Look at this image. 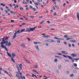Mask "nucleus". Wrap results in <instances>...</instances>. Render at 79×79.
<instances>
[{
	"instance_id": "obj_18",
	"label": "nucleus",
	"mask_w": 79,
	"mask_h": 79,
	"mask_svg": "<svg viewBox=\"0 0 79 79\" xmlns=\"http://www.w3.org/2000/svg\"><path fill=\"white\" fill-rule=\"evenodd\" d=\"M67 57H68L69 58V59H71V60H73V57H71V56H67Z\"/></svg>"
},
{
	"instance_id": "obj_57",
	"label": "nucleus",
	"mask_w": 79,
	"mask_h": 79,
	"mask_svg": "<svg viewBox=\"0 0 79 79\" xmlns=\"http://www.w3.org/2000/svg\"><path fill=\"white\" fill-rule=\"evenodd\" d=\"M57 42L58 43H60V40H57Z\"/></svg>"
},
{
	"instance_id": "obj_27",
	"label": "nucleus",
	"mask_w": 79,
	"mask_h": 79,
	"mask_svg": "<svg viewBox=\"0 0 79 79\" xmlns=\"http://www.w3.org/2000/svg\"><path fill=\"white\" fill-rule=\"evenodd\" d=\"M64 54H65V55H67V54H68V52L66 51H64Z\"/></svg>"
},
{
	"instance_id": "obj_43",
	"label": "nucleus",
	"mask_w": 79,
	"mask_h": 79,
	"mask_svg": "<svg viewBox=\"0 0 79 79\" xmlns=\"http://www.w3.org/2000/svg\"><path fill=\"white\" fill-rule=\"evenodd\" d=\"M19 66L20 68V69H22V67H21V66H20V65H19Z\"/></svg>"
},
{
	"instance_id": "obj_55",
	"label": "nucleus",
	"mask_w": 79,
	"mask_h": 79,
	"mask_svg": "<svg viewBox=\"0 0 79 79\" xmlns=\"http://www.w3.org/2000/svg\"><path fill=\"white\" fill-rule=\"evenodd\" d=\"M47 22L48 23H49V24H50V21H47Z\"/></svg>"
},
{
	"instance_id": "obj_25",
	"label": "nucleus",
	"mask_w": 79,
	"mask_h": 79,
	"mask_svg": "<svg viewBox=\"0 0 79 79\" xmlns=\"http://www.w3.org/2000/svg\"><path fill=\"white\" fill-rule=\"evenodd\" d=\"M70 77H74V75L73 74H72L70 75Z\"/></svg>"
},
{
	"instance_id": "obj_1",
	"label": "nucleus",
	"mask_w": 79,
	"mask_h": 79,
	"mask_svg": "<svg viewBox=\"0 0 79 79\" xmlns=\"http://www.w3.org/2000/svg\"><path fill=\"white\" fill-rule=\"evenodd\" d=\"M25 31V29H22L21 30H19L17 31H16L14 34V35L12 38V39H15V38L16 37V34H17V33L18 34H20V33L23 32V31Z\"/></svg>"
},
{
	"instance_id": "obj_34",
	"label": "nucleus",
	"mask_w": 79,
	"mask_h": 79,
	"mask_svg": "<svg viewBox=\"0 0 79 79\" xmlns=\"http://www.w3.org/2000/svg\"><path fill=\"white\" fill-rule=\"evenodd\" d=\"M34 44H38V42H34Z\"/></svg>"
},
{
	"instance_id": "obj_26",
	"label": "nucleus",
	"mask_w": 79,
	"mask_h": 79,
	"mask_svg": "<svg viewBox=\"0 0 79 79\" xmlns=\"http://www.w3.org/2000/svg\"><path fill=\"white\" fill-rule=\"evenodd\" d=\"M30 18L31 19H33V18H34V16H30Z\"/></svg>"
},
{
	"instance_id": "obj_33",
	"label": "nucleus",
	"mask_w": 79,
	"mask_h": 79,
	"mask_svg": "<svg viewBox=\"0 0 79 79\" xmlns=\"http://www.w3.org/2000/svg\"><path fill=\"white\" fill-rule=\"evenodd\" d=\"M34 4H35V5H38V6L39 5H38V3H37L36 2H35L34 3Z\"/></svg>"
},
{
	"instance_id": "obj_62",
	"label": "nucleus",
	"mask_w": 79,
	"mask_h": 79,
	"mask_svg": "<svg viewBox=\"0 0 79 79\" xmlns=\"http://www.w3.org/2000/svg\"><path fill=\"white\" fill-rule=\"evenodd\" d=\"M66 73H67V74H69V72L68 71H67Z\"/></svg>"
},
{
	"instance_id": "obj_24",
	"label": "nucleus",
	"mask_w": 79,
	"mask_h": 79,
	"mask_svg": "<svg viewBox=\"0 0 79 79\" xmlns=\"http://www.w3.org/2000/svg\"><path fill=\"white\" fill-rule=\"evenodd\" d=\"M63 39L62 38H57V40H62Z\"/></svg>"
},
{
	"instance_id": "obj_56",
	"label": "nucleus",
	"mask_w": 79,
	"mask_h": 79,
	"mask_svg": "<svg viewBox=\"0 0 79 79\" xmlns=\"http://www.w3.org/2000/svg\"><path fill=\"white\" fill-rule=\"evenodd\" d=\"M54 39H56L57 40H58V38L56 37H54Z\"/></svg>"
},
{
	"instance_id": "obj_16",
	"label": "nucleus",
	"mask_w": 79,
	"mask_h": 79,
	"mask_svg": "<svg viewBox=\"0 0 79 79\" xmlns=\"http://www.w3.org/2000/svg\"><path fill=\"white\" fill-rule=\"evenodd\" d=\"M11 58V60L12 61H13V63H15V61L14 59H13V58L12 57Z\"/></svg>"
},
{
	"instance_id": "obj_30",
	"label": "nucleus",
	"mask_w": 79,
	"mask_h": 79,
	"mask_svg": "<svg viewBox=\"0 0 79 79\" xmlns=\"http://www.w3.org/2000/svg\"><path fill=\"white\" fill-rule=\"evenodd\" d=\"M1 47H2V48H5V47H6L3 45H2L1 46Z\"/></svg>"
},
{
	"instance_id": "obj_21",
	"label": "nucleus",
	"mask_w": 79,
	"mask_h": 79,
	"mask_svg": "<svg viewBox=\"0 0 79 79\" xmlns=\"http://www.w3.org/2000/svg\"><path fill=\"white\" fill-rule=\"evenodd\" d=\"M19 7V5H17L16 6H15L14 7L15 9H16V8H18Z\"/></svg>"
},
{
	"instance_id": "obj_11",
	"label": "nucleus",
	"mask_w": 79,
	"mask_h": 79,
	"mask_svg": "<svg viewBox=\"0 0 79 79\" xmlns=\"http://www.w3.org/2000/svg\"><path fill=\"white\" fill-rule=\"evenodd\" d=\"M24 60L25 61H26V62H27V63H29V60H28L27 59H25V58H24Z\"/></svg>"
},
{
	"instance_id": "obj_28",
	"label": "nucleus",
	"mask_w": 79,
	"mask_h": 79,
	"mask_svg": "<svg viewBox=\"0 0 79 79\" xmlns=\"http://www.w3.org/2000/svg\"><path fill=\"white\" fill-rule=\"evenodd\" d=\"M74 60H76V61L77 62V60H79V59H74Z\"/></svg>"
},
{
	"instance_id": "obj_5",
	"label": "nucleus",
	"mask_w": 79,
	"mask_h": 79,
	"mask_svg": "<svg viewBox=\"0 0 79 79\" xmlns=\"http://www.w3.org/2000/svg\"><path fill=\"white\" fill-rule=\"evenodd\" d=\"M21 47H23V48H25V47H26L25 46V45H24V44H21Z\"/></svg>"
},
{
	"instance_id": "obj_63",
	"label": "nucleus",
	"mask_w": 79,
	"mask_h": 79,
	"mask_svg": "<svg viewBox=\"0 0 79 79\" xmlns=\"http://www.w3.org/2000/svg\"><path fill=\"white\" fill-rule=\"evenodd\" d=\"M54 15H56V12H54Z\"/></svg>"
},
{
	"instance_id": "obj_53",
	"label": "nucleus",
	"mask_w": 79,
	"mask_h": 79,
	"mask_svg": "<svg viewBox=\"0 0 79 79\" xmlns=\"http://www.w3.org/2000/svg\"><path fill=\"white\" fill-rule=\"evenodd\" d=\"M8 41H7L6 42L5 41V42H4V43H5V44H8Z\"/></svg>"
},
{
	"instance_id": "obj_40",
	"label": "nucleus",
	"mask_w": 79,
	"mask_h": 79,
	"mask_svg": "<svg viewBox=\"0 0 79 79\" xmlns=\"http://www.w3.org/2000/svg\"><path fill=\"white\" fill-rule=\"evenodd\" d=\"M27 31H28V32H30V28L29 29V28L27 29Z\"/></svg>"
},
{
	"instance_id": "obj_46",
	"label": "nucleus",
	"mask_w": 79,
	"mask_h": 79,
	"mask_svg": "<svg viewBox=\"0 0 79 79\" xmlns=\"http://www.w3.org/2000/svg\"><path fill=\"white\" fill-rule=\"evenodd\" d=\"M63 56H64V57H65V58H68V56H66L64 55H63Z\"/></svg>"
},
{
	"instance_id": "obj_38",
	"label": "nucleus",
	"mask_w": 79,
	"mask_h": 79,
	"mask_svg": "<svg viewBox=\"0 0 79 79\" xmlns=\"http://www.w3.org/2000/svg\"><path fill=\"white\" fill-rule=\"evenodd\" d=\"M10 22H11V23H14V22H15V20H10Z\"/></svg>"
},
{
	"instance_id": "obj_41",
	"label": "nucleus",
	"mask_w": 79,
	"mask_h": 79,
	"mask_svg": "<svg viewBox=\"0 0 79 79\" xmlns=\"http://www.w3.org/2000/svg\"><path fill=\"white\" fill-rule=\"evenodd\" d=\"M32 77H34V76H35V75H34V74H33V73H32Z\"/></svg>"
},
{
	"instance_id": "obj_29",
	"label": "nucleus",
	"mask_w": 79,
	"mask_h": 79,
	"mask_svg": "<svg viewBox=\"0 0 79 79\" xmlns=\"http://www.w3.org/2000/svg\"><path fill=\"white\" fill-rule=\"evenodd\" d=\"M32 9L34 11H36V9L35 8H32Z\"/></svg>"
},
{
	"instance_id": "obj_19",
	"label": "nucleus",
	"mask_w": 79,
	"mask_h": 79,
	"mask_svg": "<svg viewBox=\"0 0 79 79\" xmlns=\"http://www.w3.org/2000/svg\"><path fill=\"white\" fill-rule=\"evenodd\" d=\"M11 42H9L8 45V47H9V46H11Z\"/></svg>"
},
{
	"instance_id": "obj_44",
	"label": "nucleus",
	"mask_w": 79,
	"mask_h": 79,
	"mask_svg": "<svg viewBox=\"0 0 79 79\" xmlns=\"http://www.w3.org/2000/svg\"><path fill=\"white\" fill-rule=\"evenodd\" d=\"M5 12L6 13H8V11H7V10H5Z\"/></svg>"
},
{
	"instance_id": "obj_23",
	"label": "nucleus",
	"mask_w": 79,
	"mask_h": 79,
	"mask_svg": "<svg viewBox=\"0 0 79 79\" xmlns=\"http://www.w3.org/2000/svg\"><path fill=\"white\" fill-rule=\"evenodd\" d=\"M73 65L75 67H77V64L76 63H74L73 64Z\"/></svg>"
},
{
	"instance_id": "obj_31",
	"label": "nucleus",
	"mask_w": 79,
	"mask_h": 79,
	"mask_svg": "<svg viewBox=\"0 0 79 79\" xmlns=\"http://www.w3.org/2000/svg\"><path fill=\"white\" fill-rule=\"evenodd\" d=\"M54 62H56V63H57V62H58V60H57V59H56L54 60Z\"/></svg>"
},
{
	"instance_id": "obj_35",
	"label": "nucleus",
	"mask_w": 79,
	"mask_h": 79,
	"mask_svg": "<svg viewBox=\"0 0 79 79\" xmlns=\"http://www.w3.org/2000/svg\"><path fill=\"white\" fill-rule=\"evenodd\" d=\"M66 5V3H64L63 5V6L64 7H65V6Z\"/></svg>"
},
{
	"instance_id": "obj_7",
	"label": "nucleus",
	"mask_w": 79,
	"mask_h": 79,
	"mask_svg": "<svg viewBox=\"0 0 79 79\" xmlns=\"http://www.w3.org/2000/svg\"><path fill=\"white\" fill-rule=\"evenodd\" d=\"M15 56H16V55H15V53H12V58H14Z\"/></svg>"
},
{
	"instance_id": "obj_2",
	"label": "nucleus",
	"mask_w": 79,
	"mask_h": 79,
	"mask_svg": "<svg viewBox=\"0 0 79 79\" xmlns=\"http://www.w3.org/2000/svg\"><path fill=\"white\" fill-rule=\"evenodd\" d=\"M43 37L44 38H46L47 39L48 38V37H50V36H49L48 35H47L46 36L45 35L44 36H43Z\"/></svg>"
},
{
	"instance_id": "obj_48",
	"label": "nucleus",
	"mask_w": 79,
	"mask_h": 79,
	"mask_svg": "<svg viewBox=\"0 0 79 79\" xmlns=\"http://www.w3.org/2000/svg\"><path fill=\"white\" fill-rule=\"evenodd\" d=\"M27 39H28V41H31V39L29 38H27Z\"/></svg>"
},
{
	"instance_id": "obj_8",
	"label": "nucleus",
	"mask_w": 79,
	"mask_h": 79,
	"mask_svg": "<svg viewBox=\"0 0 79 79\" xmlns=\"http://www.w3.org/2000/svg\"><path fill=\"white\" fill-rule=\"evenodd\" d=\"M34 68H35V69H37V68H39V67H38V65H37L35 64L34 66Z\"/></svg>"
},
{
	"instance_id": "obj_14",
	"label": "nucleus",
	"mask_w": 79,
	"mask_h": 79,
	"mask_svg": "<svg viewBox=\"0 0 79 79\" xmlns=\"http://www.w3.org/2000/svg\"><path fill=\"white\" fill-rule=\"evenodd\" d=\"M35 48H36L37 50L38 51H39V46H35Z\"/></svg>"
},
{
	"instance_id": "obj_4",
	"label": "nucleus",
	"mask_w": 79,
	"mask_h": 79,
	"mask_svg": "<svg viewBox=\"0 0 79 79\" xmlns=\"http://www.w3.org/2000/svg\"><path fill=\"white\" fill-rule=\"evenodd\" d=\"M3 71H4V72H5V73L7 74H8V75H9V76H10L11 77V76L9 74H8V72H7V71H5V70H3Z\"/></svg>"
},
{
	"instance_id": "obj_9",
	"label": "nucleus",
	"mask_w": 79,
	"mask_h": 79,
	"mask_svg": "<svg viewBox=\"0 0 79 79\" xmlns=\"http://www.w3.org/2000/svg\"><path fill=\"white\" fill-rule=\"evenodd\" d=\"M7 54L8 56H9V57H10L11 58H12V57L11 56V55H10V53H9L8 52H7Z\"/></svg>"
},
{
	"instance_id": "obj_39",
	"label": "nucleus",
	"mask_w": 79,
	"mask_h": 79,
	"mask_svg": "<svg viewBox=\"0 0 79 79\" xmlns=\"http://www.w3.org/2000/svg\"><path fill=\"white\" fill-rule=\"evenodd\" d=\"M44 20H43L41 22V23H40V24H42V23H44Z\"/></svg>"
},
{
	"instance_id": "obj_32",
	"label": "nucleus",
	"mask_w": 79,
	"mask_h": 79,
	"mask_svg": "<svg viewBox=\"0 0 79 79\" xmlns=\"http://www.w3.org/2000/svg\"><path fill=\"white\" fill-rule=\"evenodd\" d=\"M5 43L4 42H2L1 43V45H3V44H5Z\"/></svg>"
},
{
	"instance_id": "obj_10",
	"label": "nucleus",
	"mask_w": 79,
	"mask_h": 79,
	"mask_svg": "<svg viewBox=\"0 0 79 79\" xmlns=\"http://www.w3.org/2000/svg\"><path fill=\"white\" fill-rule=\"evenodd\" d=\"M16 76H17L18 77H19V73H18V72H17L16 73Z\"/></svg>"
},
{
	"instance_id": "obj_36",
	"label": "nucleus",
	"mask_w": 79,
	"mask_h": 79,
	"mask_svg": "<svg viewBox=\"0 0 79 79\" xmlns=\"http://www.w3.org/2000/svg\"><path fill=\"white\" fill-rule=\"evenodd\" d=\"M56 72H57V74H60V72H59V70H57Z\"/></svg>"
},
{
	"instance_id": "obj_51",
	"label": "nucleus",
	"mask_w": 79,
	"mask_h": 79,
	"mask_svg": "<svg viewBox=\"0 0 79 79\" xmlns=\"http://www.w3.org/2000/svg\"><path fill=\"white\" fill-rule=\"evenodd\" d=\"M57 55H62V54L60 53H57Z\"/></svg>"
},
{
	"instance_id": "obj_42",
	"label": "nucleus",
	"mask_w": 79,
	"mask_h": 79,
	"mask_svg": "<svg viewBox=\"0 0 79 79\" xmlns=\"http://www.w3.org/2000/svg\"><path fill=\"white\" fill-rule=\"evenodd\" d=\"M55 7H56L57 9H58V7L56 5H55Z\"/></svg>"
},
{
	"instance_id": "obj_52",
	"label": "nucleus",
	"mask_w": 79,
	"mask_h": 79,
	"mask_svg": "<svg viewBox=\"0 0 79 79\" xmlns=\"http://www.w3.org/2000/svg\"><path fill=\"white\" fill-rule=\"evenodd\" d=\"M37 26H36L35 27L33 28H34V29H36V28H37Z\"/></svg>"
},
{
	"instance_id": "obj_59",
	"label": "nucleus",
	"mask_w": 79,
	"mask_h": 79,
	"mask_svg": "<svg viewBox=\"0 0 79 79\" xmlns=\"http://www.w3.org/2000/svg\"><path fill=\"white\" fill-rule=\"evenodd\" d=\"M9 6H11V7H13V5H12L11 4H10V5H9Z\"/></svg>"
},
{
	"instance_id": "obj_6",
	"label": "nucleus",
	"mask_w": 79,
	"mask_h": 79,
	"mask_svg": "<svg viewBox=\"0 0 79 79\" xmlns=\"http://www.w3.org/2000/svg\"><path fill=\"white\" fill-rule=\"evenodd\" d=\"M71 56H73V57H76V56H77V55L74 54H71Z\"/></svg>"
},
{
	"instance_id": "obj_17",
	"label": "nucleus",
	"mask_w": 79,
	"mask_h": 79,
	"mask_svg": "<svg viewBox=\"0 0 79 79\" xmlns=\"http://www.w3.org/2000/svg\"><path fill=\"white\" fill-rule=\"evenodd\" d=\"M61 65H59L58 66V69H61Z\"/></svg>"
},
{
	"instance_id": "obj_61",
	"label": "nucleus",
	"mask_w": 79,
	"mask_h": 79,
	"mask_svg": "<svg viewBox=\"0 0 79 79\" xmlns=\"http://www.w3.org/2000/svg\"><path fill=\"white\" fill-rule=\"evenodd\" d=\"M64 44H65V45H67V44L66 43V42H64Z\"/></svg>"
},
{
	"instance_id": "obj_54",
	"label": "nucleus",
	"mask_w": 79,
	"mask_h": 79,
	"mask_svg": "<svg viewBox=\"0 0 79 79\" xmlns=\"http://www.w3.org/2000/svg\"><path fill=\"white\" fill-rule=\"evenodd\" d=\"M33 71H34V72H35V73H36L38 74V73H37V72L36 71H35L34 70H33Z\"/></svg>"
},
{
	"instance_id": "obj_58",
	"label": "nucleus",
	"mask_w": 79,
	"mask_h": 79,
	"mask_svg": "<svg viewBox=\"0 0 79 79\" xmlns=\"http://www.w3.org/2000/svg\"><path fill=\"white\" fill-rule=\"evenodd\" d=\"M2 42H5V39L2 40Z\"/></svg>"
},
{
	"instance_id": "obj_47",
	"label": "nucleus",
	"mask_w": 79,
	"mask_h": 79,
	"mask_svg": "<svg viewBox=\"0 0 79 79\" xmlns=\"http://www.w3.org/2000/svg\"><path fill=\"white\" fill-rule=\"evenodd\" d=\"M0 9H1V10H2V11H3V8H2V7H0Z\"/></svg>"
},
{
	"instance_id": "obj_64",
	"label": "nucleus",
	"mask_w": 79,
	"mask_h": 79,
	"mask_svg": "<svg viewBox=\"0 0 79 79\" xmlns=\"http://www.w3.org/2000/svg\"><path fill=\"white\" fill-rule=\"evenodd\" d=\"M75 69H77V70L79 69L77 67H76L75 68Z\"/></svg>"
},
{
	"instance_id": "obj_37",
	"label": "nucleus",
	"mask_w": 79,
	"mask_h": 79,
	"mask_svg": "<svg viewBox=\"0 0 79 79\" xmlns=\"http://www.w3.org/2000/svg\"><path fill=\"white\" fill-rule=\"evenodd\" d=\"M4 47L5 48V49H6V51L7 52H8V49L6 47Z\"/></svg>"
},
{
	"instance_id": "obj_12",
	"label": "nucleus",
	"mask_w": 79,
	"mask_h": 79,
	"mask_svg": "<svg viewBox=\"0 0 79 79\" xmlns=\"http://www.w3.org/2000/svg\"><path fill=\"white\" fill-rule=\"evenodd\" d=\"M50 40V41H48L49 42H55V41L52 40Z\"/></svg>"
},
{
	"instance_id": "obj_60",
	"label": "nucleus",
	"mask_w": 79,
	"mask_h": 79,
	"mask_svg": "<svg viewBox=\"0 0 79 79\" xmlns=\"http://www.w3.org/2000/svg\"><path fill=\"white\" fill-rule=\"evenodd\" d=\"M30 8H32V6H30Z\"/></svg>"
},
{
	"instance_id": "obj_49",
	"label": "nucleus",
	"mask_w": 79,
	"mask_h": 79,
	"mask_svg": "<svg viewBox=\"0 0 79 79\" xmlns=\"http://www.w3.org/2000/svg\"><path fill=\"white\" fill-rule=\"evenodd\" d=\"M58 58H59V59H62V58H61V57L59 56Z\"/></svg>"
},
{
	"instance_id": "obj_22",
	"label": "nucleus",
	"mask_w": 79,
	"mask_h": 79,
	"mask_svg": "<svg viewBox=\"0 0 79 79\" xmlns=\"http://www.w3.org/2000/svg\"><path fill=\"white\" fill-rule=\"evenodd\" d=\"M10 12L11 13H14V15H15V14H16V13H15V12H14V11H10Z\"/></svg>"
},
{
	"instance_id": "obj_45",
	"label": "nucleus",
	"mask_w": 79,
	"mask_h": 79,
	"mask_svg": "<svg viewBox=\"0 0 79 79\" xmlns=\"http://www.w3.org/2000/svg\"><path fill=\"white\" fill-rule=\"evenodd\" d=\"M20 76H21V77H22V78H23V77L21 76H22V73H21V72H20Z\"/></svg>"
},
{
	"instance_id": "obj_3",
	"label": "nucleus",
	"mask_w": 79,
	"mask_h": 79,
	"mask_svg": "<svg viewBox=\"0 0 79 79\" xmlns=\"http://www.w3.org/2000/svg\"><path fill=\"white\" fill-rule=\"evenodd\" d=\"M35 29H34V28H30V31H30V32H31V31H35Z\"/></svg>"
},
{
	"instance_id": "obj_20",
	"label": "nucleus",
	"mask_w": 79,
	"mask_h": 79,
	"mask_svg": "<svg viewBox=\"0 0 79 79\" xmlns=\"http://www.w3.org/2000/svg\"><path fill=\"white\" fill-rule=\"evenodd\" d=\"M20 10L22 11L24 10V8L23 7H20Z\"/></svg>"
},
{
	"instance_id": "obj_15",
	"label": "nucleus",
	"mask_w": 79,
	"mask_h": 79,
	"mask_svg": "<svg viewBox=\"0 0 79 79\" xmlns=\"http://www.w3.org/2000/svg\"><path fill=\"white\" fill-rule=\"evenodd\" d=\"M70 41L71 42L73 43L76 42V40H70Z\"/></svg>"
},
{
	"instance_id": "obj_13",
	"label": "nucleus",
	"mask_w": 79,
	"mask_h": 79,
	"mask_svg": "<svg viewBox=\"0 0 79 79\" xmlns=\"http://www.w3.org/2000/svg\"><path fill=\"white\" fill-rule=\"evenodd\" d=\"M71 39H73V38H68L66 39L67 40H71Z\"/></svg>"
},
{
	"instance_id": "obj_50",
	"label": "nucleus",
	"mask_w": 79,
	"mask_h": 79,
	"mask_svg": "<svg viewBox=\"0 0 79 79\" xmlns=\"http://www.w3.org/2000/svg\"><path fill=\"white\" fill-rule=\"evenodd\" d=\"M62 53H63V54H64V51H62L61 52Z\"/></svg>"
}]
</instances>
